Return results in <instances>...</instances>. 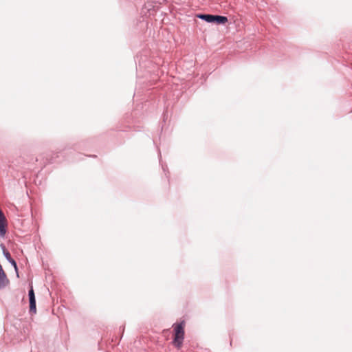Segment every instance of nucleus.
Here are the masks:
<instances>
[{"mask_svg": "<svg viewBox=\"0 0 352 352\" xmlns=\"http://www.w3.org/2000/svg\"><path fill=\"white\" fill-rule=\"evenodd\" d=\"M198 17L208 23H216L217 24H225L228 22V18L224 16L212 14H199Z\"/></svg>", "mask_w": 352, "mask_h": 352, "instance_id": "nucleus-1", "label": "nucleus"}, {"mask_svg": "<svg viewBox=\"0 0 352 352\" xmlns=\"http://www.w3.org/2000/svg\"><path fill=\"white\" fill-rule=\"evenodd\" d=\"M175 338L173 343L177 348H180L184 340V331L183 324L180 323L177 324L175 328Z\"/></svg>", "mask_w": 352, "mask_h": 352, "instance_id": "nucleus-2", "label": "nucleus"}, {"mask_svg": "<svg viewBox=\"0 0 352 352\" xmlns=\"http://www.w3.org/2000/svg\"><path fill=\"white\" fill-rule=\"evenodd\" d=\"M29 301H30V311L33 314H36V299L33 289L32 288L28 293Z\"/></svg>", "mask_w": 352, "mask_h": 352, "instance_id": "nucleus-3", "label": "nucleus"}, {"mask_svg": "<svg viewBox=\"0 0 352 352\" xmlns=\"http://www.w3.org/2000/svg\"><path fill=\"white\" fill-rule=\"evenodd\" d=\"M3 254L6 258L7 261L14 267L16 272H17V265L16 261L11 257L10 254L6 250L3 248Z\"/></svg>", "mask_w": 352, "mask_h": 352, "instance_id": "nucleus-4", "label": "nucleus"}]
</instances>
